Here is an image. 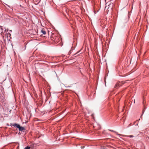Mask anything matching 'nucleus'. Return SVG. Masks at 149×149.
<instances>
[{
    "mask_svg": "<svg viewBox=\"0 0 149 149\" xmlns=\"http://www.w3.org/2000/svg\"><path fill=\"white\" fill-rule=\"evenodd\" d=\"M59 36L56 35L54 34H52L51 36L50 39L54 41L55 43H56L59 42Z\"/></svg>",
    "mask_w": 149,
    "mask_h": 149,
    "instance_id": "nucleus-1",
    "label": "nucleus"
},
{
    "mask_svg": "<svg viewBox=\"0 0 149 149\" xmlns=\"http://www.w3.org/2000/svg\"><path fill=\"white\" fill-rule=\"evenodd\" d=\"M12 125L13 126L15 127H16L18 128L19 131H22L25 130L24 127H21L19 125L17 124L16 123L13 124Z\"/></svg>",
    "mask_w": 149,
    "mask_h": 149,
    "instance_id": "nucleus-2",
    "label": "nucleus"
},
{
    "mask_svg": "<svg viewBox=\"0 0 149 149\" xmlns=\"http://www.w3.org/2000/svg\"><path fill=\"white\" fill-rule=\"evenodd\" d=\"M36 144L35 143H31V144L30 147L31 149H34L36 146Z\"/></svg>",
    "mask_w": 149,
    "mask_h": 149,
    "instance_id": "nucleus-3",
    "label": "nucleus"
},
{
    "mask_svg": "<svg viewBox=\"0 0 149 149\" xmlns=\"http://www.w3.org/2000/svg\"><path fill=\"white\" fill-rule=\"evenodd\" d=\"M119 86V84H118V82L115 85L114 87V89H117L119 87H120Z\"/></svg>",
    "mask_w": 149,
    "mask_h": 149,
    "instance_id": "nucleus-4",
    "label": "nucleus"
},
{
    "mask_svg": "<svg viewBox=\"0 0 149 149\" xmlns=\"http://www.w3.org/2000/svg\"><path fill=\"white\" fill-rule=\"evenodd\" d=\"M41 32L44 35L46 34V32L45 31L44 29H43L41 30Z\"/></svg>",
    "mask_w": 149,
    "mask_h": 149,
    "instance_id": "nucleus-5",
    "label": "nucleus"
},
{
    "mask_svg": "<svg viewBox=\"0 0 149 149\" xmlns=\"http://www.w3.org/2000/svg\"><path fill=\"white\" fill-rule=\"evenodd\" d=\"M118 82L119 84V86L120 87L123 84H124L125 83H122V82H120V81H118Z\"/></svg>",
    "mask_w": 149,
    "mask_h": 149,
    "instance_id": "nucleus-6",
    "label": "nucleus"
},
{
    "mask_svg": "<svg viewBox=\"0 0 149 149\" xmlns=\"http://www.w3.org/2000/svg\"><path fill=\"white\" fill-rule=\"evenodd\" d=\"M33 1L36 2V3L38 4L40 3V0H33Z\"/></svg>",
    "mask_w": 149,
    "mask_h": 149,
    "instance_id": "nucleus-7",
    "label": "nucleus"
},
{
    "mask_svg": "<svg viewBox=\"0 0 149 149\" xmlns=\"http://www.w3.org/2000/svg\"><path fill=\"white\" fill-rule=\"evenodd\" d=\"M24 149H31L30 146H27L26 147H25Z\"/></svg>",
    "mask_w": 149,
    "mask_h": 149,
    "instance_id": "nucleus-8",
    "label": "nucleus"
},
{
    "mask_svg": "<svg viewBox=\"0 0 149 149\" xmlns=\"http://www.w3.org/2000/svg\"><path fill=\"white\" fill-rule=\"evenodd\" d=\"M128 137L130 138H131L133 137V136L132 135H129L128 136Z\"/></svg>",
    "mask_w": 149,
    "mask_h": 149,
    "instance_id": "nucleus-9",
    "label": "nucleus"
},
{
    "mask_svg": "<svg viewBox=\"0 0 149 149\" xmlns=\"http://www.w3.org/2000/svg\"><path fill=\"white\" fill-rule=\"evenodd\" d=\"M8 35L9 36H11V34L10 33H8Z\"/></svg>",
    "mask_w": 149,
    "mask_h": 149,
    "instance_id": "nucleus-10",
    "label": "nucleus"
},
{
    "mask_svg": "<svg viewBox=\"0 0 149 149\" xmlns=\"http://www.w3.org/2000/svg\"><path fill=\"white\" fill-rule=\"evenodd\" d=\"M109 130V131H111V132H114V131L113 130Z\"/></svg>",
    "mask_w": 149,
    "mask_h": 149,
    "instance_id": "nucleus-11",
    "label": "nucleus"
},
{
    "mask_svg": "<svg viewBox=\"0 0 149 149\" xmlns=\"http://www.w3.org/2000/svg\"><path fill=\"white\" fill-rule=\"evenodd\" d=\"M143 113H144V111H143ZM143 114H142V115H141V118Z\"/></svg>",
    "mask_w": 149,
    "mask_h": 149,
    "instance_id": "nucleus-12",
    "label": "nucleus"
},
{
    "mask_svg": "<svg viewBox=\"0 0 149 149\" xmlns=\"http://www.w3.org/2000/svg\"><path fill=\"white\" fill-rule=\"evenodd\" d=\"M34 95L35 96H36L37 95V94H36V93Z\"/></svg>",
    "mask_w": 149,
    "mask_h": 149,
    "instance_id": "nucleus-13",
    "label": "nucleus"
},
{
    "mask_svg": "<svg viewBox=\"0 0 149 149\" xmlns=\"http://www.w3.org/2000/svg\"><path fill=\"white\" fill-rule=\"evenodd\" d=\"M71 51V50L69 52V54H70V53H71V52H70Z\"/></svg>",
    "mask_w": 149,
    "mask_h": 149,
    "instance_id": "nucleus-14",
    "label": "nucleus"
},
{
    "mask_svg": "<svg viewBox=\"0 0 149 149\" xmlns=\"http://www.w3.org/2000/svg\"><path fill=\"white\" fill-rule=\"evenodd\" d=\"M135 100H134V103H135Z\"/></svg>",
    "mask_w": 149,
    "mask_h": 149,
    "instance_id": "nucleus-15",
    "label": "nucleus"
},
{
    "mask_svg": "<svg viewBox=\"0 0 149 149\" xmlns=\"http://www.w3.org/2000/svg\"><path fill=\"white\" fill-rule=\"evenodd\" d=\"M77 95V96H78V95H77V94H76Z\"/></svg>",
    "mask_w": 149,
    "mask_h": 149,
    "instance_id": "nucleus-16",
    "label": "nucleus"
},
{
    "mask_svg": "<svg viewBox=\"0 0 149 149\" xmlns=\"http://www.w3.org/2000/svg\"><path fill=\"white\" fill-rule=\"evenodd\" d=\"M131 124H130L129 125V126H130V125Z\"/></svg>",
    "mask_w": 149,
    "mask_h": 149,
    "instance_id": "nucleus-17",
    "label": "nucleus"
},
{
    "mask_svg": "<svg viewBox=\"0 0 149 149\" xmlns=\"http://www.w3.org/2000/svg\"><path fill=\"white\" fill-rule=\"evenodd\" d=\"M10 31H12L11 30H10Z\"/></svg>",
    "mask_w": 149,
    "mask_h": 149,
    "instance_id": "nucleus-18",
    "label": "nucleus"
},
{
    "mask_svg": "<svg viewBox=\"0 0 149 149\" xmlns=\"http://www.w3.org/2000/svg\"><path fill=\"white\" fill-rule=\"evenodd\" d=\"M1 94H0V95H1Z\"/></svg>",
    "mask_w": 149,
    "mask_h": 149,
    "instance_id": "nucleus-19",
    "label": "nucleus"
}]
</instances>
